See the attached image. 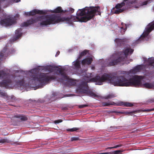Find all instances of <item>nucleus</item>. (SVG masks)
Instances as JSON below:
<instances>
[{
    "mask_svg": "<svg viewBox=\"0 0 154 154\" xmlns=\"http://www.w3.org/2000/svg\"><path fill=\"white\" fill-rule=\"evenodd\" d=\"M100 8L99 6L86 7L79 9L76 13L77 16L71 15L69 17H61L59 14H53L46 16V20L42 21L40 24L42 26H47L51 24H55L60 22L66 21L70 22L79 21L86 22L92 19L96 15H100Z\"/></svg>",
    "mask_w": 154,
    "mask_h": 154,
    "instance_id": "obj_1",
    "label": "nucleus"
},
{
    "mask_svg": "<svg viewBox=\"0 0 154 154\" xmlns=\"http://www.w3.org/2000/svg\"><path fill=\"white\" fill-rule=\"evenodd\" d=\"M108 81L115 86H129V80L124 76H114L111 74L104 73L100 76L98 75L90 79L88 82H96V84L103 85V82Z\"/></svg>",
    "mask_w": 154,
    "mask_h": 154,
    "instance_id": "obj_2",
    "label": "nucleus"
},
{
    "mask_svg": "<svg viewBox=\"0 0 154 154\" xmlns=\"http://www.w3.org/2000/svg\"><path fill=\"white\" fill-rule=\"evenodd\" d=\"M133 51L134 50L131 48H127L123 52L114 53L110 58L111 61L109 63V65L113 66L117 64L119 62L124 61L128 54H132Z\"/></svg>",
    "mask_w": 154,
    "mask_h": 154,
    "instance_id": "obj_3",
    "label": "nucleus"
},
{
    "mask_svg": "<svg viewBox=\"0 0 154 154\" xmlns=\"http://www.w3.org/2000/svg\"><path fill=\"white\" fill-rule=\"evenodd\" d=\"M31 80L35 82H36L39 83L37 85L35 84L34 85L37 86L38 88H42L43 86L51 80L56 79V77L54 75H49L48 73H41L37 75L32 74L30 75Z\"/></svg>",
    "mask_w": 154,
    "mask_h": 154,
    "instance_id": "obj_4",
    "label": "nucleus"
},
{
    "mask_svg": "<svg viewBox=\"0 0 154 154\" xmlns=\"http://www.w3.org/2000/svg\"><path fill=\"white\" fill-rule=\"evenodd\" d=\"M88 88V82L83 81L79 85L77 91L81 94H86L88 95L93 97H98L97 95L92 91L89 90Z\"/></svg>",
    "mask_w": 154,
    "mask_h": 154,
    "instance_id": "obj_5",
    "label": "nucleus"
},
{
    "mask_svg": "<svg viewBox=\"0 0 154 154\" xmlns=\"http://www.w3.org/2000/svg\"><path fill=\"white\" fill-rule=\"evenodd\" d=\"M144 78L142 75H134L129 80V86H141V80Z\"/></svg>",
    "mask_w": 154,
    "mask_h": 154,
    "instance_id": "obj_6",
    "label": "nucleus"
},
{
    "mask_svg": "<svg viewBox=\"0 0 154 154\" xmlns=\"http://www.w3.org/2000/svg\"><path fill=\"white\" fill-rule=\"evenodd\" d=\"M154 29V20L149 23L146 28V30L141 35L140 37L137 41H141L144 38L148 35L149 33Z\"/></svg>",
    "mask_w": 154,
    "mask_h": 154,
    "instance_id": "obj_7",
    "label": "nucleus"
},
{
    "mask_svg": "<svg viewBox=\"0 0 154 154\" xmlns=\"http://www.w3.org/2000/svg\"><path fill=\"white\" fill-rule=\"evenodd\" d=\"M15 22L14 18L12 17L7 18L0 21V24L5 26H9Z\"/></svg>",
    "mask_w": 154,
    "mask_h": 154,
    "instance_id": "obj_8",
    "label": "nucleus"
},
{
    "mask_svg": "<svg viewBox=\"0 0 154 154\" xmlns=\"http://www.w3.org/2000/svg\"><path fill=\"white\" fill-rule=\"evenodd\" d=\"M56 70L59 71V73L62 76V78H60L59 79V82L64 84V83L65 80L67 81L69 80V77L67 75L66 73L64 72L63 69L59 68L58 67L57 68Z\"/></svg>",
    "mask_w": 154,
    "mask_h": 154,
    "instance_id": "obj_9",
    "label": "nucleus"
},
{
    "mask_svg": "<svg viewBox=\"0 0 154 154\" xmlns=\"http://www.w3.org/2000/svg\"><path fill=\"white\" fill-rule=\"evenodd\" d=\"M40 17H36L31 18V19L27 20L26 22H24L21 24L22 26H28L33 24L37 21H40Z\"/></svg>",
    "mask_w": 154,
    "mask_h": 154,
    "instance_id": "obj_10",
    "label": "nucleus"
},
{
    "mask_svg": "<svg viewBox=\"0 0 154 154\" xmlns=\"http://www.w3.org/2000/svg\"><path fill=\"white\" fill-rule=\"evenodd\" d=\"M12 81L10 79L4 80L2 82H0V86L8 88L12 85Z\"/></svg>",
    "mask_w": 154,
    "mask_h": 154,
    "instance_id": "obj_11",
    "label": "nucleus"
},
{
    "mask_svg": "<svg viewBox=\"0 0 154 154\" xmlns=\"http://www.w3.org/2000/svg\"><path fill=\"white\" fill-rule=\"evenodd\" d=\"M117 105L119 106L129 107H132L134 106V104L132 103L121 101L117 102Z\"/></svg>",
    "mask_w": 154,
    "mask_h": 154,
    "instance_id": "obj_12",
    "label": "nucleus"
},
{
    "mask_svg": "<svg viewBox=\"0 0 154 154\" xmlns=\"http://www.w3.org/2000/svg\"><path fill=\"white\" fill-rule=\"evenodd\" d=\"M30 16H34L36 14H46V12L43 11L35 9L30 11Z\"/></svg>",
    "mask_w": 154,
    "mask_h": 154,
    "instance_id": "obj_13",
    "label": "nucleus"
},
{
    "mask_svg": "<svg viewBox=\"0 0 154 154\" xmlns=\"http://www.w3.org/2000/svg\"><path fill=\"white\" fill-rule=\"evenodd\" d=\"M22 30V29L21 28L18 29L16 30V36L13 37L12 39L13 41H16L22 35V33H21Z\"/></svg>",
    "mask_w": 154,
    "mask_h": 154,
    "instance_id": "obj_14",
    "label": "nucleus"
},
{
    "mask_svg": "<svg viewBox=\"0 0 154 154\" xmlns=\"http://www.w3.org/2000/svg\"><path fill=\"white\" fill-rule=\"evenodd\" d=\"M132 1H133V0H124V1L123 2H121L120 3H119L117 5H116L115 8H113V9H114L115 8H116V9H121V8L123 6L125 5V2H126V1L127 2H126V4H127V2L128 1H130L131 2ZM131 4L130 5H128L127 4V5L128 6H131Z\"/></svg>",
    "mask_w": 154,
    "mask_h": 154,
    "instance_id": "obj_15",
    "label": "nucleus"
},
{
    "mask_svg": "<svg viewBox=\"0 0 154 154\" xmlns=\"http://www.w3.org/2000/svg\"><path fill=\"white\" fill-rule=\"evenodd\" d=\"M115 42L117 46L119 47L124 46L125 43V42L124 39L118 38H116L115 40Z\"/></svg>",
    "mask_w": 154,
    "mask_h": 154,
    "instance_id": "obj_16",
    "label": "nucleus"
},
{
    "mask_svg": "<svg viewBox=\"0 0 154 154\" xmlns=\"http://www.w3.org/2000/svg\"><path fill=\"white\" fill-rule=\"evenodd\" d=\"M92 61V59L91 58H87L82 60V63L83 65H90Z\"/></svg>",
    "mask_w": 154,
    "mask_h": 154,
    "instance_id": "obj_17",
    "label": "nucleus"
},
{
    "mask_svg": "<svg viewBox=\"0 0 154 154\" xmlns=\"http://www.w3.org/2000/svg\"><path fill=\"white\" fill-rule=\"evenodd\" d=\"M141 87L148 89H152L154 88V85L152 83H146L143 84H142Z\"/></svg>",
    "mask_w": 154,
    "mask_h": 154,
    "instance_id": "obj_18",
    "label": "nucleus"
},
{
    "mask_svg": "<svg viewBox=\"0 0 154 154\" xmlns=\"http://www.w3.org/2000/svg\"><path fill=\"white\" fill-rule=\"evenodd\" d=\"M73 63H74L73 65L75 69L78 70L81 68L80 61L78 59Z\"/></svg>",
    "mask_w": 154,
    "mask_h": 154,
    "instance_id": "obj_19",
    "label": "nucleus"
},
{
    "mask_svg": "<svg viewBox=\"0 0 154 154\" xmlns=\"http://www.w3.org/2000/svg\"><path fill=\"white\" fill-rule=\"evenodd\" d=\"M64 11H63L61 7L59 6L54 10H51V12L52 13H64Z\"/></svg>",
    "mask_w": 154,
    "mask_h": 154,
    "instance_id": "obj_20",
    "label": "nucleus"
},
{
    "mask_svg": "<svg viewBox=\"0 0 154 154\" xmlns=\"http://www.w3.org/2000/svg\"><path fill=\"white\" fill-rule=\"evenodd\" d=\"M14 117L17 118H20V119L22 121H26L28 120L27 117L25 115H15Z\"/></svg>",
    "mask_w": 154,
    "mask_h": 154,
    "instance_id": "obj_21",
    "label": "nucleus"
},
{
    "mask_svg": "<svg viewBox=\"0 0 154 154\" xmlns=\"http://www.w3.org/2000/svg\"><path fill=\"white\" fill-rule=\"evenodd\" d=\"M122 26L121 28V32L122 34H124L125 32L127 29V26H128V24L126 25L123 23H122Z\"/></svg>",
    "mask_w": 154,
    "mask_h": 154,
    "instance_id": "obj_22",
    "label": "nucleus"
},
{
    "mask_svg": "<svg viewBox=\"0 0 154 154\" xmlns=\"http://www.w3.org/2000/svg\"><path fill=\"white\" fill-rule=\"evenodd\" d=\"M143 66L142 65H138L135 66L133 69L134 72H139L143 69Z\"/></svg>",
    "mask_w": 154,
    "mask_h": 154,
    "instance_id": "obj_23",
    "label": "nucleus"
},
{
    "mask_svg": "<svg viewBox=\"0 0 154 154\" xmlns=\"http://www.w3.org/2000/svg\"><path fill=\"white\" fill-rule=\"evenodd\" d=\"M8 75V74L3 70L0 71V79L5 78Z\"/></svg>",
    "mask_w": 154,
    "mask_h": 154,
    "instance_id": "obj_24",
    "label": "nucleus"
},
{
    "mask_svg": "<svg viewBox=\"0 0 154 154\" xmlns=\"http://www.w3.org/2000/svg\"><path fill=\"white\" fill-rule=\"evenodd\" d=\"M147 62L149 66H152L154 67V57H151L149 58Z\"/></svg>",
    "mask_w": 154,
    "mask_h": 154,
    "instance_id": "obj_25",
    "label": "nucleus"
},
{
    "mask_svg": "<svg viewBox=\"0 0 154 154\" xmlns=\"http://www.w3.org/2000/svg\"><path fill=\"white\" fill-rule=\"evenodd\" d=\"M88 52V51L86 50H85L83 51L79 54V56L78 57V59H80L82 57L85 55Z\"/></svg>",
    "mask_w": 154,
    "mask_h": 154,
    "instance_id": "obj_26",
    "label": "nucleus"
},
{
    "mask_svg": "<svg viewBox=\"0 0 154 154\" xmlns=\"http://www.w3.org/2000/svg\"><path fill=\"white\" fill-rule=\"evenodd\" d=\"M57 66H50L47 67V69L50 72H51L54 70H56Z\"/></svg>",
    "mask_w": 154,
    "mask_h": 154,
    "instance_id": "obj_27",
    "label": "nucleus"
},
{
    "mask_svg": "<svg viewBox=\"0 0 154 154\" xmlns=\"http://www.w3.org/2000/svg\"><path fill=\"white\" fill-rule=\"evenodd\" d=\"M116 97V96L114 94L112 93L109 94L106 96L105 97V99H109L112 98H113Z\"/></svg>",
    "mask_w": 154,
    "mask_h": 154,
    "instance_id": "obj_28",
    "label": "nucleus"
},
{
    "mask_svg": "<svg viewBox=\"0 0 154 154\" xmlns=\"http://www.w3.org/2000/svg\"><path fill=\"white\" fill-rule=\"evenodd\" d=\"M116 10H115L114 13L115 14H119L122 12L124 11V9H116Z\"/></svg>",
    "mask_w": 154,
    "mask_h": 154,
    "instance_id": "obj_29",
    "label": "nucleus"
},
{
    "mask_svg": "<svg viewBox=\"0 0 154 154\" xmlns=\"http://www.w3.org/2000/svg\"><path fill=\"white\" fill-rule=\"evenodd\" d=\"M74 9L72 8H67V9L65 10L64 13L66 12H70L71 13H72L74 12Z\"/></svg>",
    "mask_w": 154,
    "mask_h": 154,
    "instance_id": "obj_30",
    "label": "nucleus"
},
{
    "mask_svg": "<svg viewBox=\"0 0 154 154\" xmlns=\"http://www.w3.org/2000/svg\"><path fill=\"white\" fill-rule=\"evenodd\" d=\"M24 80L23 79L21 80H18L16 82V83L21 86H24Z\"/></svg>",
    "mask_w": 154,
    "mask_h": 154,
    "instance_id": "obj_31",
    "label": "nucleus"
},
{
    "mask_svg": "<svg viewBox=\"0 0 154 154\" xmlns=\"http://www.w3.org/2000/svg\"><path fill=\"white\" fill-rule=\"evenodd\" d=\"M9 140L7 139H2L0 140V143H8Z\"/></svg>",
    "mask_w": 154,
    "mask_h": 154,
    "instance_id": "obj_32",
    "label": "nucleus"
},
{
    "mask_svg": "<svg viewBox=\"0 0 154 154\" xmlns=\"http://www.w3.org/2000/svg\"><path fill=\"white\" fill-rule=\"evenodd\" d=\"M79 130V128H73L71 129H67V131L73 132L74 131H76Z\"/></svg>",
    "mask_w": 154,
    "mask_h": 154,
    "instance_id": "obj_33",
    "label": "nucleus"
},
{
    "mask_svg": "<svg viewBox=\"0 0 154 154\" xmlns=\"http://www.w3.org/2000/svg\"><path fill=\"white\" fill-rule=\"evenodd\" d=\"M113 104L111 102H103L102 103V105L104 106H108L110 105Z\"/></svg>",
    "mask_w": 154,
    "mask_h": 154,
    "instance_id": "obj_34",
    "label": "nucleus"
},
{
    "mask_svg": "<svg viewBox=\"0 0 154 154\" xmlns=\"http://www.w3.org/2000/svg\"><path fill=\"white\" fill-rule=\"evenodd\" d=\"M0 94L3 97H6L7 96V94L5 91H0Z\"/></svg>",
    "mask_w": 154,
    "mask_h": 154,
    "instance_id": "obj_35",
    "label": "nucleus"
},
{
    "mask_svg": "<svg viewBox=\"0 0 154 154\" xmlns=\"http://www.w3.org/2000/svg\"><path fill=\"white\" fill-rule=\"evenodd\" d=\"M79 139L78 137H74L71 138V141H75L79 140Z\"/></svg>",
    "mask_w": 154,
    "mask_h": 154,
    "instance_id": "obj_36",
    "label": "nucleus"
},
{
    "mask_svg": "<svg viewBox=\"0 0 154 154\" xmlns=\"http://www.w3.org/2000/svg\"><path fill=\"white\" fill-rule=\"evenodd\" d=\"M62 121H63L62 119H60L55 121L54 122L55 124H57L61 122H62Z\"/></svg>",
    "mask_w": 154,
    "mask_h": 154,
    "instance_id": "obj_37",
    "label": "nucleus"
},
{
    "mask_svg": "<svg viewBox=\"0 0 154 154\" xmlns=\"http://www.w3.org/2000/svg\"><path fill=\"white\" fill-rule=\"evenodd\" d=\"M135 112H136V111H132L131 112L126 111L125 112V113L126 114H131L135 113Z\"/></svg>",
    "mask_w": 154,
    "mask_h": 154,
    "instance_id": "obj_38",
    "label": "nucleus"
},
{
    "mask_svg": "<svg viewBox=\"0 0 154 154\" xmlns=\"http://www.w3.org/2000/svg\"><path fill=\"white\" fill-rule=\"evenodd\" d=\"M136 1V0H133L131 2L128 1L127 2V4L129 5H130L131 4H132L133 3H134Z\"/></svg>",
    "mask_w": 154,
    "mask_h": 154,
    "instance_id": "obj_39",
    "label": "nucleus"
},
{
    "mask_svg": "<svg viewBox=\"0 0 154 154\" xmlns=\"http://www.w3.org/2000/svg\"><path fill=\"white\" fill-rule=\"evenodd\" d=\"M123 146L122 145H118L116 146H115L113 147H112V149L116 148L117 147H121Z\"/></svg>",
    "mask_w": 154,
    "mask_h": 154,
    "instance_id": "obj_40",
    "label": "nucleus"
},
{
    "mask_svg": "<svg viewBox=\"0 0 154 154\" xmlns=\"http://www.w3.org/2000/svg\"><path fill=\"white\" fill-rule=\"evenodd\" d=\"M152 109H144L143 110V112H150L152 111Z\"/></svg>",
    "mask_w": 154,
    "mask_h": 154,
    "instance_id": "obj_41",
    "label": "nucleus"
},
{
    "mask_svg": "<svg viewBox=\"0 0 154 154\" xmlns=\"http://www.w3.org/2000/svg\"><path fill=\"white\" fill-rule=\"evenodd\" d=\"M25 14L27 16H30V14L29 12H25Z\"/></svg>",
    "mask_w": 154,
    "mask_h": 154,
    "instance_id": "obj_42",
    "label": "nucleus"
},
{
    "mask_svg": "<svg viewBox=\"0 0 154 154\" xmlns=\"http://www.w3.org/2000/svg\"><path fill=\"white\" fill-rule=\"evenodd\" d=\"M60 52L59 51H57L56 53V57H57L58 55H59V54H60Z\"/></svg>",
    "mask_w": 154,
    "mask_h": 154,
    "instance_id": "obj_43",
    "label": "nucleus"
},
{
    "mask_svg": "<svg viewBox=\"0 0 154 154\" xmlns=\"http://www.w3.org/2000/svg\"><path fill=\"white\" fill-rule=\"evenodd\" d=\"M150 102L151 103L154 102V99H152L150 100Z\"/></svg>",
    "mask_w": 154,
    "mask_h": 154,
    "instance_id": "obj_44",
    "label": "nucleus"
},
{
    "mask_svg": "<svg viewBox=\"0 0 154 154\" xmlns=\"http://www.w3.org/2000/svg\"><path fill=\"white\" fill-rule=\"evenodd\" d=\"M79 108H82L83 107V105H81L79 106Z\"/></svg>",
    "mask_w": 154,
    "mask_h": 154,
    "instance_id": "obj_45",
    "label": "nucleus"
},
{
    "mask_svg": "<svg viewBox=\"0 0 154 154\" xmlns=\"http://www.w3.org/2000/svg\"><path fill=\"white\" fill-rule=\"evenodd\" d=\"M112 147H107V148L106 149H112Z\"/></svg>",
    "mask_w": 154,
    "mask_h": 154,
    "instance_id": "obj_46",
    "label": "nucleus"
},
{
    "mask_svg": "<svg viewBox=\"0 0 154 154\" xmlns=\"http://www.w3.org/2000/svg\"><path fill=\"white\" fill-rule=\"evenodd\" d=\"M83 105V107H87L88 106V105Z\"/></svg>",
    "mask_w": 154,
    "mask_h": 154,
    "instance_id": "obj_47",
    "label": "nucleus"
},
{
    "mask_svg": "<svg viewBox=\"0 0 154 154\" xmlns=\"http://www.w3.org/2000/svg\"><path fill=\"white\" fill-rule=\"evenodd\" d=\"M20 0H17V1H16V2H20Z\"/></svg>",
    "mask_w": 154,
    "mask_h": 154,
    "instance_id": "obj_48",
    "label": "nucleus"
},
{
    "mask_svg": "<svg viewBox=\"0 0 154 154\" xmlns=\"http://www.w3.org/2000/svg\"><path fill=\"white\" fill-rule=\"evenodd\" d=\"M129 63V62H126V63L127 64H128V63Z\"/></svg>",
    "mask_w": 154,
    "mask_h": 154,
    "instance_id": "obj_49",
    "label": "nucleus"
},
{
    "mask_svg": "<svg viewBox=\"0 0 154 154\" xmlns=\"http://www.w3.org/2000/svg\"><path fill=\"white\" fill-rule=\"evenodd\" d=\"M130 61L131 62L132 61V59H131L130 60Z\"/></svg>",
    "mask_w": 154,
    "mask_h": 154,
    "instance_id": "obj_50",
    "label": "nucleus"
},
{
    "mask_svg": "<svg viewBox=\"0 0 154 154\" xmlns=\"http://www.w3.org/2000/svg\"><path fill=\"white\" fill-rule=\"evenodd\" d=\"M152 111L154 110V108H152Z\"/></svg>",
    "mask_w": 154,
    "mask_h": 154,
    "instance_id": "obj_51",
    "label": "nucleus"
},
{
    "mask_svg": "<svg viewBox=\"0 0 154 154\" xmlns=\"http://www.w3.org/2000/svg\"><path fill=\"white\" fill-rule=\"evenodd\" d=\"M91 74H90V77H91Z\"/></svg>",
    "mask_w": 154,
    "mask_h": 154,
    "instance_id": "obj_52",
    "label": "nucleus"
}]
</instances>
